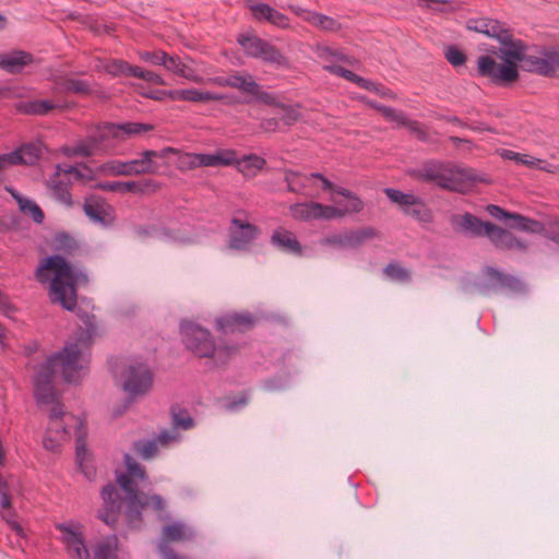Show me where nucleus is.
Instances as JSON below:
<instances>
[{
	"mask_svg": "<svg viewBox=\"0 0 559 559\" xmlns=\"http://www.w3.org/2000/svg\"><path fill=\"white\" fill-rule=\"evenodd\" d=\"M57 367L68 383H76L84 369L82 350L78 343L67 344L62 350L48 357L33 379L34 397L38 404H49L57 401L59 393L55 386Z\"/></svg>",
	"mask_w": 559,
	"mask_h": 559,
	"instance_id": "obj_1",
	"label": "nucleus"
},
{
	"mask_svg": "<svg viewBox=\"0 0 559 559\" xmlns=\"http://www.w3.org/2000/svg\"><path fill=\"white\" fill-rule=\"evenodd\" d=\"M52 271L50 281V300L60 304L66 310L72 311L76 307L75 277L71 264L61 255L48 257L36 271V278L40 283L49 280L46 272Z\"/></svg>",
	"mask_w": 559,
	"mask_h": 559,
	"instance_id": "obj_2",
	"label": "nucleus"
},
{
	"mask_svg": "<svg viewBox=\"0 0 559 559\" xmlns=\"http://www.w3.org/2000/svg\"><path fill=\"white\" fill-rule=\"evenodd\" d=\"M182 342L187 349L200 358H210L213 368H224L239 353L237 344L216 345L211 332L192 322L180 326Z\"/></svg>",
	"mask_w": 559,
	"mask_h": 559,
	"instance_id": "obj_3",
	"label": "nucleus"
},
{
	"mask_svg": "<svg viewBox=\"0 0 559 559\" xmlns=\"http://www.w3.org/2000/svg\"><path fill=\"white\" fill-rule=\"evenodd\" d=\"M407 175L418 182L432 183L452 192H460L466 181L475 180L472 169L438 159L425 160L419 167L408 169Z\"/></svg>",
	"mask_w": 559,
	"mask_h": 559,
	"instance_id": "obj_4",
	"label": "nucleus"
},
{
	"mask_svg": "<svg viewBox=\"0 0 559 559\" xmlns=\"http://www.w3.org/2000/svg\"><path fill=\"white\" fill-rule=\"evenodd\" d=\"M469 31L496 38L503 48H491L489 53L500 57L504 62L522 63L526 53V45L522 39L513 37L512 31L498 20L483 17L472 19L466 24Z\"/></svg>",
	"mask_w": 559,
	"mask_h": 559,
	"instance_id": "obj_5",
	"label": "nucleus"
},
{
	"mask_svg": "<svg viewBox=\"0 0 559 559\" xmlns=\"http://www.w3.org/2000/svg\"><path fill=\"white\" fill-rule=\"evenodd\" d=\"M153 124L143 122H105L98 126L88 136L97 151L109 147L110 140L123 141L127 138L152 131Z\"/></svg>",
	"mask_w": 559,
	"mask_h": 559,
	"instance_id": "obj_6",
	"label": "nucleus"
},
{
	"mask_svg": "<svg viewBox=\"0 0 559 559\" xmlns=\"http://www.w3.org/2000/svg\"><path fill=\"white\" fill-rule=\"evenodd\" d=\"M175 148L165 147L162 151L146 150L142 152L141 158L129 162L111 160L106 164V169L115 176H138L144 174H155L157 166L154 158H165L168 153H174Z\"/></svg>",
	"mask_w": 559,
	"mask_h": 559,
	"instance_id": "obj_7",
	"label": "nucleus"
},
{
	"mask_svg": "<svg viewBox=\"0 0 559 559\" xmlns=\"http://www.w3.org/2000/svg\"><path fill=\"white\" fill-rule=\"evenodd\" d=\"M237 41L248 57L260 59L276 68L287 69L290 67L289 59L275 45L263 38L239 35Z\"/></svg>",
	"mask_w": 559,
	"mask_h": 559,
	"instance_id": "obj_8",
	"label": "nucleus"
},
{
	"mask_svg": "<svg viewBox=\"0 0 559 559\" xmlns=\"http://www.w3.org/2000/svg\"><path fill=\"white\" fill-rule=\"evenodd\" d=\"M477 74L488 79L490 83L498 86H510L519 79V67L515 63H498L490 55H481L477 58Z\"/></svg>",
	"mask_w": 559,
	"mask_h": 559,
	"instance_id": "obj_9",
	"label": "nucleus"
},
{
	"mask_svg": "<svg viewBox=\"0 0 559 559\" xmlns=\"http://www.w3.org/2000/svg\"><path fill=\"white\" fill-rule=\"evenodd\" d=\"M119 486L127 495L124 516L128 526L131 528H140L143 522L142 511L145 509L147 501H142L143 493L140 491L138 484L130 475L120 474L117 477Z\"/></svg>",
	"mask_w": 559,
	"mask_h": 559,
	"instance_id": "obj_10",
	"label": "nucleus"
},
{
	"mask_svg": "<svg viewBox=\"0 0 559 559\" xmlns=\"http://www.w3.org/2000/svg\"><path fill=\"white\" fill-rule=\"evenodd\" d=\"M384 193L388 199L400 205L405 215L412 216L420 223H432L433 213L426 202L413 193H404L401 190L386 188Z\"/></svg>",
	"mask_w": 559,
	"mask_h": 559,
	"instance_id": "obj_11",
	"label": "nucleus"
},
{
	"mask_svg": "<svg viewBox=\"0 0 559 559\" xmlns=\"http://www.w3.org/2000/svg\"><path fill=\"white\" fill-rule=\"evenodd\" d=\"M122 388L131 396L146 394L153 385V372L143 362L130 364L122 372Z\"/></svg>",
	"mask_w": 559,
	"mask_h": 559,
	"instance_id": "obj_12",
	"label": "nucleus"
},
{
	"mask_svg": "<svg viewBox=\"0 0 559 559\" xmlns=\"http://www.w3.org/2000/svg\"><path fill=\"white\" fill-rule=\"evenodd\" d=\"M289 214L294 219L300 222L313 219L331 221L345 216V211H342L341 207L311 201L290 205Z\"/></svg>",
	"mask_w": 559,
	"mask_h": 559,
	"instance_id": "obj_13",
	"label": "nucleus"
},
{
	"mask_svg": "<svg viewBox=\"0 0 559 559\" xmlns=\"http://www.w3.org/2000/svg\"><path fill=\"white\" fill-rule=\"evenodd\" d=\"M521 68L545 78H555L559 71V51L555 48H544L540 56L526 55Z\"/></svg>",
	"mask_w": 559,
	"mask_h": 559,
	"instance_id": "obj_14",
	"label": "nucleus"
},
{
	"mask_svg": "<svg viewBox=\"0 0 559 559\" xmlns=\"http://www.w3.org/2000/svg\"><path fill=\"white\" fill-rule=\"evenodd\" d=\"M103 504L97 511V518L106 525L115 528L120 516L123 499L117 485L108 483L100 491Z\"/></svg>",
	"mask_w": 559,
	"mask_h": 559,
	"instance_id": "obj_15",
	"label": "nucleus"
},
{
	"mask_svg": "<svg viewBox=\"0 0 559 559\" xmlns=\"http://www.w3.org/2000/svg\"><path fill=\"white\" fill-rule=\"evenodd\" d=\"M56 530L61 533L60 540L71 559H91L84 535L69 523H57Z\"/></svg>",
	"mask_w": 559,
	"mask_h": 559,
	"instance_id": "obj_16",
	"label": "nucleus"
},
{
	"mask_svg": "<svg viewBox=\"0 0 559 559\" xmlns=\"http://www.w3.org/2000/svg\"><path fill=\"white\" fill-rule=\"evenodd\" d=\"M258 234L259 228L255 225L234 217L229 227L228 247L235 250H248Z\"/></svg>",
	"mask_w": 559,
	"mask_h": 559,
	"instance_id": "obj_17",
	"label": "nucleus"
},
{
	"mask_svg": "<svg viewBox=\"0 0 559 559\" xmlns=\"http://www.w3.org/2000/svg\"><path fill=\"white\" fill-rule=\"evenodd\" d=\"M83 211L91 221L103 226H109L115 221L114 207L99 195L85 198Z\"/></svg>",
	"mask_w": 559,
	"mask_h": 559,
	"instance_id": "obj_18",
	"label": "nucleus"
},
{
	"mask_svg": "<svg viewBox=\"0 0 559 559\" xmlns=\"http://www.w3.org/2000/svg\"><path fill=\"white\" fill-rule=\"evenodd\" d=\"M288 9L301 17L305 22L323 32L336 33L342 29V24L332 16L304 9L299 5H288Z\"/></svg>",
	"mask_w": 559,
	"mask_h": 559,
	"instance_id": "obj_19",
	"label": "nucleus"
},
{
	"mask_svg": "<svg viewBox=\"0 0 559 559\" xmlns=\"http://www.w3.org/2000/svg\"><path fill=\"white\" fill-rule=\"evenodd\" d=\"M255 318L249 312L229 313L216 319V328L223 334L243 333L252 329Z\"/></svg>",
	"mask_w": 559,
	"mask_h": 559,
	"instance_id": "obj_20",
	"label": "nucleus"
},
{
	"mask_svg": "<svg viewBox=\"0 0 559 559\" xmlns=\"http://www.w3.org/2000/svg\"><path fill=\"white\" fill-rule=\"evenodd\" d=\"M247 8L250 10L253 19L258 22H267L282 29L290 28L289 17L267 3L248 2Z\"/></svg>",
	"mask_w": 559,
	"mask_h": 559,
	"instance_id": "obj_21",
	"label": "nucleus"
},
{
	"mask_svg": "<svg viewBox=\"0 0 559 559\" xmlns=\"http://www.w3.org/2000/svg\"><path fill=\"white\" fill-rule=\"evenodd\" d=\"M491 243L500 250H526L527 246L518 239L511 231L496 224H488V234L486 236Z\"/></svg>",
	"mask_w": 559,
	"mask_h": 559,
	"instance_id": "obj_22",
	"label": "nucleus"
},
{
	"mask_svg": "<svg viewBox=\"0 0 559 559\" xmlns=\"http://www.w3.org/2000/svg\"><path fill=\"white\" fill-rule=\"evenodd\" d=\"M451 224L455 230H461L471 237H483L488 234V224L491 222H484L471 213L463 215H454L451 218Z\"/></svg>",
	"mask_w": 559,
	"mask_h": 559,
	"instance_id": "obj_23",
	"label": "nucleus"
},
{
	"mask_svg": "<svg viewBox=\"0 0 559 559\" xmlns=\"http://www.w3.org/2000/svg\"><path fill=\"white\" fill-rule=\"evenodd\" d=\"M271 243L286 253L295 255H301L302 253V247L297 237L285 228L274 230L271 236Z\"/></svg>",
	"mask_w": 559,
	"mask_h": 559,
	"instance_id": "obj_24",
	"label": "nucleus"
},
{
	"mask_svg": "<svg viewBox=\"0 0 559 559\" xmlns=\"http://www.w3.org/2000/svg\"><path fill=\"white\" fill-rule=\"evenodd\" d=\"M33 61V55L23 50L0 55V68L10 73H20L25 66Z\"/></svg>",
	"mask_w": 559,
	"mask_h": 559,
	"instance_id": "obj_25",
	"label": "nucleus"
},
{
	"mask_svg": "<svg viewBox=\"0 0 559 559\" xmlns=\"http://www.w3.org/2000/svg\"><path fill=\"white\" fill-rule=\"evenodd\" d=\"M11 155L10 160L12 166L16 165H35L41 156V148L39 145L35 143H26L15 148L14 151L8 153Z\"/></svg>",
	"mask_w": 559,
	"mask_h": 559,
	"instance_id": "obj_26",
	"label": "nucleus"
},
{
	"mask_svg": "<svg viewBox=\"0 0 559 559\" xmlns=\"http://www.w3.org/2000/svg\"><path fill=\"white\" fill-rule=\"evenodd\" d=\"M58 170H60V167H58ZM47 187L50 189L53 198L57 201L68 207L73 205L72 194L70 192V179H62L60 177V171H57L52 177H50V179L47 181Z\"/></svg>",
	"mask_w": 559,
	"mask_h": 559,
	"instance_id": "obj_27",
	"label": "nucleus"
},
{
	"mask_svg": "<svg viewBox=\"0 0 559 559\" xmlns=\"http://www.w3.org/2000/svg\"><path fill=\"white\" fill-rule=\"evenodd\" d=\"M169 96L173 100H182L191 103H206L223 99L222 95L211 92H203L197 88L171 91Z\"/></svg>",
	"mask_w": 559,
	"mask_h": 559,
	"instance_id": "obj_28",
	"label": "nucleus"
},
{
	"mask_svg": "<svg viewBox=\"0 0 559 559\" xmlns=\"http://www.w3.org/2000/svg\"><path fill=\"white\" fill-rule=\"evenodd\" d=\"M200 162L202 167L231 166L237 162V153L228 148L217 150L213 154L200 153Z\"/></svg>",
	"mask_w": 559,
	"mask_h": 559,
	"instance_id": "obj_29",
	"label": "nucleus"
},
{
	"mask_svg": "<svg viewBox=\"0 0 559 559\" xmlns=\"http://www.w3.org/2000/svg\"><path fill=\"white\" fill-rule=\"evenodd\" d=\"M486 274L492 282V287L504 288L512 292H520L523 288L522 282L513 275L502 273L495 267H487Z\"/></svg>",
	"mask_w": 559,
	"mask_h": 559,
	"instance_id": "obj_30",
	"label": "nucleus"
},
{
	"mask_svg": "<svg viewBox=\"0 0 559 559\" xmlns=\"http://www.w3.org/2000/svg\"><path fill=\"white\" fill-rule=\"evenodd\" d=\"M56 85L67 94L87 96L92 94L91 84L85 80L59 76L55 80Z\"/></svg>",
	"mask_w": 559,
	"mask_h": 559,
	"instance_id": "obj_31",
	"label": "nucleus"
},
{
	"mask_svg": "<svg viewBox=\"0 0 559 559\" xmlns=\"http://www.w3.org/2000/svg\"><path fill=\"white\" fill-rule=\"evenodd\" d=\"M117 545L116 535L99 540L93 547L94 559H117Z\"/></svg>",
	"mask_w": 559,
	"mask_h": 559,
	"instance_id": "obj_32",
	"label": "nucleus"
},
{
	"mask_svg": "<svg viewBox=\"0 0 559 559\" xmlns=\"http://www.w3.org/2000/svg\"><path fill=\"white\" fill-rule=\"evenodd\" d=\"M8 190L11 192L12 197L19 203L21 212H23L26 215H29L33 218V221L37 224H41L44 222V212L34 201L21 197L13 189Z\"/></svg>",
	"mask_w": 559,
	"mask_h": 559,
	"instance_id": "obj_33",
	"label": "nucleus"
},
{
	"mask_svg": "<svg viewBox=\"0 0 559 559\" xmlns=\"http://www.w3.org/2000/svg\"><path fill=\"white\" fill-rule=\"evenodd\" d=\"M151 180L145 181H111L100 183L99 187L103 190L111 191V192H144L145 188L148 187Z\"/></svg>",
	"mask_w": 559,
	"mask_h": 559,
	"instance_id": "obj_34",
	"label": "nucleus"
},
{
	"mask_svg": "<svg viewBox=\"0 0 559 559\" xmlns=\"http://www.w3.org/2000/svg\"><path fill=\"white\" fill-rule=\"evenodd\" d=\"M310 179V175H304L292 169H284V181L286 182L287 191L289 192L304 193L307 182Z\"/></svg>",
	"mask_w": 559,
	"mask_h": 559,
	"instance_id": "obj_35",
	"label": "nucleus"
},
{
	"mask_svg": "<svg viewBox=\"0 0 559 559\" xmlns=\"http://www.w3.org/2000/svg\"><path fill=\"white\" fill-rule=\"evenodd\" d=\"M228 87L241 91L242 93H257L259 84L252 79L251 75H240L238 73L228 75Z\"/></svg>",
	"mask_w": 559,
	"mask_h": 559,
	"instance_id": "obj_36",
	"label": "nucleus"
},
{
	"mask_svg": "<svg viewBox=\"0 0 559 559\" xmlns=\"http://www.w3.org/2000/svg\"><path fill=\"white\" fill-rule=\"evenodd\" d=\"M513 223L509 226L523 231L542 234L544 231V224L539 221L526 217L522 214L515 213L513 216Z\"/></svg>",
	"mask_w": 559,
	"mask_h": 559,
	"instance_id": "obj_37",
	"label": "nucleus"
},
{
	"mask_svg": "<svg viewBox=\"0 0 559 559\" xmlns=\"http://www.w3.org/2000/svg\"><path fill=\"white\" fill-rule=\"evenodd\" d=\"M234 165L237 166L240 173L247 174L251 169L262 170L266 165V160L257 154H248L241 158L237 157V162Z\"/></svg>",
	"mask_w": 559,
	"mask_h": 559,
	"instance_id": "obj_38",
	"label": "nucleus"
},
{
	"mask_svg": "<svg viewBox=\"0 0 559 559\" xmlns=\"http://www.w3.org/2000/svg\"><path fill=\"white\" fill-rule=\"evenodd\" d=\"M136 66H132L122 59L109 60L105 66V71L112 76H132Z\"/></svg>",
	"mask_w": 559,
	"mask_h": 559,
	"instance_id": "obj_39",
	"label": "nucleus"
},
{
	"mask_svg": "<svg viewBox=\"0 0 559 559\" xmlns=\"http://www.w3.org/2000/svg\"><path fill=\"white\" fill-rule=\"evenodd\" d=\"M132 450L143 460H151L158 453L156 440L141 439L133 442Z\"/></svg>",
	"mask_w": 559,
	"mask_h": 559,
	"instance_id": "obj_40",
	"label": "nucleus"
},
{
	"mask_svg": "<svg viewBox=\"0 0 559 559\" xmlns=\"http://www.w3.org/2000/svg\"><path fill=\"white\" fill-rule=\"evenodd\" d=\"M170 414L175 428L188 430L194 426V420L186 408L178 405L171 406Z\"/></svg>",
	"mask_w": 559,
	"mask_h": 559,
	"instance_id": "obj_41",
	"label": "nucleus"
},
{
	"mask_svg": "<svg viewBox=\"0 0 559 559\" xmlns=\"http://www.w3.org/2000/svg\"><path fill=\"white\" fill-rule=\"evenodd\" d=\"M164 536L171 542L190 539L193 534L182 523H173L164 527Z\"/></svg>",
	"mask_w": 559,
	"mask_h": 559,
	"instance_id": "obj_42",
	"label": "nucleus"
},
{
	"mask_svg": "<svg viewBox=\"0 0 559 559\" xmlns=\"http://www.w3.org/2000/svg\"><path fill=\"white\" fill-rule=\"evenodd\" d=\"M63 108L61 105H57L48 99H38L27 103L25 107V112L29 115H38L44 116L47 115L52 109Z\"/></svg>",
	"mask_w": 559,
	"mask_h": 559,
	"instance_id": "obj_43",
	"label": "nucleus"
},
{
	"mask_svg": "<svg viewBox=\"0 0 559 559\" xmlns=\"http://www.w3.org/2000/svg\"><path fill=\"white\" fill-rule=\"evenodd\" d=\"M383 273L392 281L408 283L412 278L411 272L397 262H390L383 270Z\"/></svg>",
	"mask_w": 559,
	"mask_h": 559,
	"instance_id": "obj_44",
	"label": "nucleus"
},
{
	"mask_svg": "<svg viewBox=\"0 0 559 559\" xmlns=\"http://www.w3.org/2000/svg\"><path fill=\"white\" fill-rule=\"evenodd\" d=\"M334 192L349 200L348 204L344 209H341L342 211H345V215L347 213H359L364 209L361 200L358 197H356L352 191L345 188L335 187Z\"/></svg>",
	"mask_w": 559,
	"mask_h": 559,
	"instance_id": "obj_45",
	"label": "nucleus"
},
{
	"mask_svg": "<svg viewBox=\"0 0 559 559\" xmlns=\"http://www.w3.org/2000/svg\"><path fill=\"white\" fill-rule=\"evenodd\" d=\"M501 157L504 159L514 160L516 164L525 165L530 168H534L535 165H538V158L531 157L526 154H520L511 150H503Z\"/></svg>",
	"mask_w": 559,
	"mask_h": 559,
	"instance_id": "obj_46",
	"label": "nucleus"
},
{
	"mask_svg": "<svg viewBox=\"0 0 559 559\" xmlns=\"http://www.w3.org/2000/svg\"><path fill=\"white\" fill-rule=\"evenodd\" d=\"M124 464L128 469V473L126 474L130 475L131 478H138L140 480L147 479V474L144 466L135 462L130 454L124 455Z\"/></svg>",
	"mask_w": 559,
	"mask_h": 559,
	"instance_id": "obj_47",
	"label": "nucleus"
},
{
	"mask_svg": "<svg viewBox=\"0 0 559 559\" xmlns=\"http://www.w3.org/2000/svg\"><path fill=\"white\" fill-rule=\"evenodd\" d=\"M444 57L453 67H461L465 64L467 60L466 55L454 45H451L445 49Z\"/></svg>",
	"mask_w": 559,
	"mask_h": 559,
	"instance_id": "obj_48",
	"label": "nucleus"
},
{
	"mask_svg": "<svg viewBox=\"0 0 559 559\" xmlns=\"http://www.w3.org/2000/svg\"><path fill=\"white\" fill-rule=\"evenodd\" d=\"M383 110V118L389 121L395 122L400 127H405L409 118L405 115L404 111L388 107L381 108Z\"/></svg>",
	"mask_w": 559,
	"mask_h": 559,
	"instance_id": "obj_49",
	"label": "nucleus"
},
{
	"mask_svg": "<svg viewBox=\"0 0 559 559\" xmlns=\"http://www.w3.org/2000/svg\"><path fill=\"white\" fill-rule=\"evenodd\" d=\"M133 78L142 79L146 82L156 84V85H165V81L160 75L153 71L144 70L141 67L135 68V71L133 72Z\"/></svg>",
	"mask_w": 559,
	"mask_h": 559,
	"instance_id": "obj_50",
	"label": "nucleus"
},
{
	"mask_svg": "<svg viewBox=\"0 0 559 559\" xmlns=\"http://www.w3.org/2000/svg\"><path fill=\"white\" fill-rule=\"evenodd\" d=\"M377 235L376 230L371 227H367V228H364L361 230H358L354 234H352L348 238H347V241L349 245L352 246H358L360 245L364 240L366 239H370L372 237H374Z\"/></svg>",
	"mask_w": 559,
	"mask_h": 559,
	"instance_id": "obj_51",
	"label": "nucleus"
},
{
	"mask_svg": "<svg viewBox=\"0 0 559 559\" xmlns=\"http://www.w3.org/2000/svg\"><path fill=\"white\" fill-rule=\"evenodd\" d=\"M86 452H87V449H86L85 436L79 431L76 435V438H75V456H76L79 467L83 466V462L85 460Z\"/></svg>",
	"mask_w": 559,
	"mask_h": 559,
	"instance_id": "obj_52",
	"label": "nucleus"
},
{
	"mask_svg": "<svg viewBox=\"0 0 559 559\" xmlns=\"http://www.w3.org/2000/svg\"><path fill=\"white\" fill-rule=\"evenodd\" d=\"M405 128H407L413 134H415L419 141H429L428 132L419 121L409 119Z\"/></svg>",
	"mask_w": 559,
	"mask_h": 559,
	"instance_id": "obj_53",
	"label": "nucleus"
},
{
	"mask_svg": "<svg viewBox=\"0 0 559 559\" xmlns=\"http://www.w3.org/2000/svg\"><path fill=\"white\" fill-rule=\"evenodd\" d=\"M278 108L284 110V115L282 117V120L284 121V123L286 126L294 124L301 117L300 112L296 108H294V107H292L289 105H286L284 103H282L278 106Z\"/></svg>",
	"mask_w": 559,
	"mask_h": 559,
	"instance_id": "obj_54",
	"label": "nucleus"
},
{
	"mask_svg": "<svg viewBox=\"0 0 559 559\" xmlns=\"http://www.w3.org/2000/svg\"><path fill=\"white\" fill-rule=\"evenodd\" d=\"M140 58L148 63L155 64V66H163L166 58V52L163 50H156V51H144L140 55Z\"/></svg>",
	"mask_w": 559,
	"mask_h": 559,
	"instance_id": "obj_55",
	"label": "nucleus"
},
{
	"mask_svg": "<svg viewBox=\"0 0 559 559\" xmlns=\"http://www.w3.org/2000/svg\"><path fill=\"white\" fill-rule=\"evenodd\" d=\"M142 501H147L146 507H152L154 511L160 513L166 509V502L160 495L154 493L146 496L143 493Z\"/></svg>",
	"mask_w": 559,
	"mask_h": 559,
	"instance_id": "obj_56",
	"label": "nucleus"
},
{
	"mask_svg": "<svg viewBox=\"0 0 559 559\" xmlns=\"http://www.w3.org/2000/svg\"><path fill=\"white\" fill-rule=\"evenodd\" d=\"M97 152L96 147L94 146L93 142L91 141L90 136L85 141L80 142L74 147V154L83 156V157H90L93 156Z\"/></svg>",
	"mask_w": 559,
	"mask_h": 559,
	"instance_id": "obj_57",
	"label": "nucleus"
},
{
	"mask_svg": "<svg viewBox=\"0 0 559 559\" xmlns=\"http://www.w3.org/2000/svg\"><path fill=\"white\" fill-rule=\"evenodd\" d=\"M250 95L255 96L257 99H259L263 104L269 105V106H273V107H276V108H278V106L282 104L281 102L277 100V97H276L275 94L262 91L260 85H259L258 92L257 93H250Z\"/></svg>",
	"mask_w": 559,
	"mask_h": 559,
	"instance_id": "obj_58",
	"label": "nucleus"
},
{
	"mask_svg": "<svg viewBox=\"0 0 559 559\" xmlns=\"http://www.w3.org/2000/svg\"><path fill=\"white\" fill-rule=\"evenodd\" d=\"M486 211L487 213L497 218V219H513V216L515 213L513 212H508L506 211L504 209L500 207L499 205H496V204H489L487 205L486 207Z\"/></svg>",
	"mask_w": 559,
	"mask_h": 559,
	"instance_id": "obj_59",
	"label": "nucleus"
},
{
	"mask_svg": "<svg viewBox=\"0 0 559 559\" xmlns=\"http://www.w3.org/2000/svg\"><path fill=\"white\" fill-rule=\"evenodd\" d=\"M542 234H544L546 238L559 243V221L550 222L547 226L544 225V231Z\"/></svg>",
	"mask_w": 559,
	"mask_h": 559,
	"instance_id": "obj_60",
	"label": "nucleus"
},
{
	"mask_svg": "<svg viewBox=\"0 0 559 559\" xmlns=\"http://www.w3.org/2000/svg\"><path fill=\"white\" fill-rule=\"evenodd\" d=\"M168 71L177 73L178 70H182V61L178 56H169L166 53L165 62L163 64Z\"/></svg>",
	"mask_w": 559,
	"mask_h": 559,
	"instance_id": "obj_61",
	"label": "nucleus"
},
{
	"mask_svg": "<svg viewBox=\"0 0 559 559\" xmlns=\"http://www.w3.org/2000/svg\"><path fill=\"white\" fill-rule=\"evenodd\" d=\"M51 404H52V406H51V409H50L49 418L51 420L61 419L63 417V415H64V406L60 402V396H57V401H55Z\"/></svg>",
	"mask_w": 559,
	"mask_h": 559,
	"instance_id": "obj_62",
	"label": "nucleus"
},
{
	"mask_svg": "<svg viewBox=\"0 0 559 559\" xmlns=\"http://www.w3.org/2000/svg\"><path fill=\"white\" fill-rule=\"evenodd\" d=\"M183 158L185 163L190 169L202 167V163L200 162V153H187Z\"/></svg>",
	"mask_w": 559,
	"mask_h": 559,
	"instance_id": "obj_63",
	"label": "nucleus"
},
{
	"mask_svg": "<svg viewBox=\"0 0 559 559\" xmlns=\"http://www.w3.org/2000/svg\"><path fill=\"white\" fill-rule=\"evenodd\" d=\"M159 551L163 555V559H188L186 557H181L176 554L169 546L162 544L159 546Z\"/></svg>",
	"mask_w": 559,
	"mask_h": 559,
	"instance_id": "obj_64",
	"label": "nucleus"
}]
</instances>
